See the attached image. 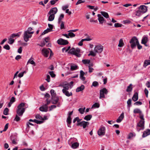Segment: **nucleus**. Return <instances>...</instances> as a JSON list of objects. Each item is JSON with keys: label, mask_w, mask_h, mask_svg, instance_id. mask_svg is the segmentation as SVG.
Masks as SVG:
<instances>
[{"label": "nucleus", "mask_w": 150, "mask_h": 150, "mask_svg": "<svg viewBox=\"0 0 150 150\" xmlns=\"http://www.w3.org/2000/svg\"><path fill=\"white\" fill-rule=\"evenodd\" d=\"M25 103H21L18 105L16 110L17 114L14 119V121L18 122L21 120L20 117L22 116L26 108L28 107L27 106L25 108H24L25 106Z\"/></svg>", "instance_id": "f257e3e1"}, {"label": "nucleus", "mask_w": 150, "mask_h": 150, "mask_svg": "<svg viewBox=\"0 0 150 150\" xmlns=\"http://www.w3.org/2000/svg\"><path fill=\"white\" fill-rule=\"evenodd\" d=\"M148 7L144 5H141L135 10V15L139 17L147 11Z\"/></svg>", "instance_id": "f03ea898"}, {"label": "nucleus", "mask_w": 150, "mask_h": 150, "mask_svg": "<svg viewBox=\"0 0 150 150\" xmlns=\"http://www.w3.org/2000/svg\"><path fill=\"white\" fill-rule=\"evenodd\" d=\"M80 52V50L79 48H76V49L74 48H72L68 52V53L75 55L76 56L80 57L81 54H79Z\"/></svg>", "instance_id": "7ed1b4c3"}, {"label": "nucleus", "mask_w": 150, "mask_h": 150, "mask_svg": "<svg viewBox=\"0 0 150 150\" xmlns=\"http://www.w3.org/2000/svg\"><path fill=\"white\" fill-rule=\"evenodd\" d=\"M138 42L139 41L137 38L135 36L133 37L129 41L131 48L132 49L135 48Z\"/></svg>", "instance_id": "20e7f679"}, {"label": "nucleus", "mask_w": 150, "mask_h": 150, "mask_svg": "<svg viewBox=\"0 0 150 150\" xmlns=\"http://www.w3.org/2000/svg\"><path fill=\"white\" fill-rule=\"evenodd\" d=\"M34 33V31H32L30 33H28L27 31H25L23 35V38L25 42H28L29 38H31L32 36V34Z\"/></svg>", "instance_id": "39448f33"}, {"label": "nucleus", "mask_w": 150, "mask_h": 150, "mask_svg": "<svg viewBox=\"0 0 150 150\" xmlns=\"http://www.w3.org/2000/svg\"><path fill=\"white\" fill-rule=\"evenodd\" d=\"M108 91L105 88H104L100 90L99 98L101 99L102 98H105V94L106 95L108 94Z\"/></svg>", "instance_id": "423d86ee"}, {"label": "nucleus", "mask_w": 150, "mask_h": 150, "mask_svg": "<svg viewBox=\"0 0 150 150\" xmlns=\"http://www.w3.org/2000/svg\"><path fill=\"white\" fill-rule=\"evenodd\" d=\"M89 124V123L88 122L83 121L79 123H77L76 125L82 127L83 128L85 129L88 126Z\"/></svg>", "instance_id": "0eeeda50"}, {"label": "nucleus", "mask_w": 150, "mask_h": 150, "mask_svg": "<svg viewBox=\"0 0 150 150\" xmlns=\"http://www.w3.org/2000/svg\"><path fill=\"white\" fill-rule=\"evenodd\" d=\"M105 128L104 127H101L98 131V134L99 136H103L105 134Z\"/></svg>", "instance_id": "6e6552de"}, {"label": "nucleus", "mask_w": 150, "mask_h": 150, "mask_svg": "<svg viewBox=\"0 0 150 150\" xmlns=\"http://www.w3.org/2000/svg\"><path fill=\"white\" fill-rule=\"evenodd\" d=\"M57 43L59 45H64L68 44L69 43V42L67 40L60 38L57 40Z\"/></svg>", "instance_id": "1a4fd4ad"}, {"label": "nucleus", "mask_w": 150, "mask_h": 150, "mask_svg": "<svg viewBox=\"0 0 150 150\" xmlns=\"http://www.w3.org/2000/svg\"><path fill=\"white\" fill-rule=\"evenodd\" d=\"M49 50H50V48H43L41 51L42 54L45 57H48L49 53Z\"/></svg>", "instance_id": "9d476101"}, {"label": "nucleus", "mask_w": 150, "mask_h": 150, "mask_svg": "<svg viewBox=\"0 0 150 150\" xmlns=\"http://www.w3.org/2000/svg\"><path fill=\"white\" fill-rule=\"evenodd\" d=\"M103 50V47L101 45L96 46L94 48L95 51L98 53H101Z\"/></svg>", "instance_id": "9b49d317"}, {"label": "nucleus", "mask_w": 150, "mask_h": 150, "mask_svg": "<svg viewBox=\"0 0 150 150\" xmlns=\"http://www.w3.org/2000/svg\"><path fill=\"white\" fill-rule=\"evenodd\" d=\"M51 102L52 104H55L58 102L59 98L58 96H57L56 95L52 96L51 97Z\"/></svg>", "instance_id": "f8f14e48"}, {"label": "nucleus", "mask_w": 150, "mask_h": 150, "mask_svg": "<svg viewBox=\"0 0 150 150\" xmlns=\"http://www.w3.org/2000/svg\"><path fill=\"white\" fill-rule=\"evenodd\" d=\"M144 120H140L137 124V127H142V130H143L144 128Z\"/></svg>", "instance_id": "ddd939ff"}, {"label": "nucleus", "mask_w": 150, "mask_h": 150, "mask_svg": "<svg viewBox=\"0 0 150 150\" xmlns=\"http://www.w3.org/2000/svg\"><path fill=\"white\" fill-rule=\"evenodd\" d=\"M97 16L98 17V19L100 23L101 24H103L105 22V20L104 18L100 14H98Z\"/></svg>", "instance_id": "4468645a"}, {"label": "nucleus", "mask_w": 150, "mask_h": 150, "mask_svg": "<svg viewBox=\"0 0 150 150\" xmlns=\"http://www.w3.org/2000/svg\"><path fill=\"white\" fill-rule=\"evenodd\" d=\"M57 9L56 7H54L52 8L48 13V14H54V15L57 12Z\"/></svg>", "instance_id": "2eb2a0df"}, {"label": "nucleus", "mask_w": 150, "mask_h": 150, "mask_svg": "<svg viewBox=\"0 0 150 150\" xmlns=\"http://www.w3.org/2000/svg\"><path fill=\"white\" fill-rule=\"evenodd\" d=\"M62 91L63 93L67 96L69 97L72 95V93L71 92L69 93L67 90L65 89H63Z\"/></svg>", "instance_id": "dca6fc26"}, {"label": "nucleus", "mask_w": 150, "mask_h": 150, "mask_svg": "<svg viewBox=\"0 0 150 150\" xmlns=\"http://www.w3.org/2000/svg\"><path fill=\"white\" fill-rule=\"evenodd\" d=\"M150 134V129H147L146 130L144 131L143 134L142 135V137L144 138Z\"/></svg>", "instance_id": "f3484780"}, {"label": "nucleus", "mask_w": 150, "mask_h": 150, "mask_svg": "<svg viewBox=\"0 0 150 150\" xmlns=\"http://www.w3.org/2000/svg\"><path fill=\"white\" fill-rule=\"evenodd\" d=\"M132 100L135 102L138 99V93L137 92H135L133 95L132 97Z\"/></svg>", "instance_id": "a211bd4d"}, {"label": "nucleus", "mask_w": 150, "mask_h": 150, "mask_svg": "<svg viewBox=\"0 0 150 150\" xmlns=\"http://www.w3.org/2000/svg\"><path fill=\"white\" fill-rule=\"evenodd\" d=\"M124 117V113H121L118 118L117 119L116 121L117 122H120L122 120Z\"/></svg>", "instance_id": "6ab92c4d"}, {"label": "nucleus", "mask_w": 150, "mask_h": 150, "mask_svg": "<svg viewBox=\"0 0 150 150\" xmlns=\"http://www.w3.org/2000/svg\"><path fill=\"white\" fill-rule=\"evenodd\" d=\"M148 38L147 37L144 36L142 38L141 43L146 46V44L148 42Z\"/></svg>", "instance_id": "aec40b11"}, {"label": "nucleus", "mask_w": 150, "mask_h": 150, "mask_svg": "<svg viewBox=\"0 0 150 150\" xmlns=\"http://www.w3.org/2000/svg\"><path fill=\"white\" fill-rule=\"evenodd\" d=\"M85 86L83 85H82L80 86L77 87L76 89V92H78L81 91H82L84 89Z\"/></svg>", "instance_id": "412c9836"}, {"label": "nucleus", "mask_w": 150, "mask_h": 150, "mask_svg": "<svg viewBox=\"0 0 150 150\" xmlns=\"http://www.w3.org/2000/svg\"><path fill=\"white\" fill-rule=\"evenodd\" d=\"M80 79L83 81H84L86 79V78L85 77L83 76L85 73L82 70H81L80 71Z\"/></svg>", "instance_id": "4be33fe9"}, {"label": "nucleus", "mask_w": 150, "mask_h": 150, "mask_svg": "<svg viewBox=\"0 0 150 150\" xmlns=\"http://www.w3.org/2000/svg\"><path fill=\"white\" fill-rule=\"evenodd\" d=\"M21 32H20L17 33L15 34L13 33L10 36V38H15L16 37H20V35L21 34Z\"/></svg>", "instance_id": "5701e85b"}, {"label": "nucleus", "mask_w": 150, "mask_h": 150, "mask_svg": "<svg viewBox=\"0 0 150 150\" xmlns=\"http://www.w3.org/2000/svg\"><path fill=\"white\" fill-rule=\"evenodd\" d=\"M149 65H150V60H145L143 64V67L144 68H146Z\"/></svg>", "instance_id": "b1692460"}, {"label": "nucleus", "mask_w": 150, "mask_h": 150, "mask_svg": "<svg viewBox=\"0 0 150 150\" xmlns=\"http://www.w3.org/2000/svg\"><path fill=\"white\" fill-rule=\"evenodd\" d=\"M132 84H130L128 86L126 89V91L127 92H130L132 91Z\"/></svg>", "instance_id": "393cba45"}, {"label": "nucleus", "mask_w": 150, "mask_h": 150, "mask_svg": "<svg viewBox=\"0 0 150 150\" xmlns=\"http://www.w3.org/2000/svg\"><path fill=\"white\" fill-rule=\"evenodd\" d=\"M79 144L78 142H75L71 144V147L74 149H76L79 147Z\"/></svg>", "instance_id": "a878e982"}, {"label": "nucleus", "mask_w": 150, "mask_h": 150, "mask_svg": "<svg viewBox=\"0 0 150 150\" xmlns=\"http://www.w3.org/2000/svg\"><path fill=\"white\" fill-rule=\"evenodd\" d=\"M101 14L104 17L106 18H109V16L108 13L104 11H101L100 12Z\"/></svg>", "instance_id": "bb28decb"}, {"label": "nucleus", "mask_w": 150, "mask_h": 150, "mask_svg": "<svg viewBox=\"0 0 150 150\" xmlns=\"http://www.w3.org/2000/svg\"><path fill=\"white\" fill-rule=\"evenodd\" d=\"M39 109L40 111L42 112H47L48 110V109H47L46 108H45L43 106L40 107Z\"/></svg>", "instance_id": "cd10ccee"}, {"label": "nucleus", "mask_w": 150, "mask_h": 150, "mask_svg": "<svg viewBox=\"0 0 150 150\" xmlns=\"http://www.w3.org/2000/svg\"><path fill=\"white\" fill-rule=\"evenodd\" d=\"M92 117V115H86L84 117V119L86 121H89Z\"/></svg>", "instance_id": "c85d7f7f"}, {"label": "nucleus", "mask_w": 150, "mask_h": 150, "mask_svg": "<svg viewBox=\"0 0 150 150\" xmlns=\"http://www.w3.org/2000/svg\"><path fill=\"white\" fill-rule=\"evenodd\" d=\"M124 45V44L123 42L122 39H120L119 41V43L118 45V46L120 47H121L123 46Z\"/></svg>", "instance_id": "c756f323"}, {"label": "nucleus", "mask_w": 150, "mask_h": 150, "mask_svg": "<svg viewBox=\"0 0 150 150\" xmlns=\"http://www.w3.org/2000/svg\"><path fill=\"white\" fill-rule=\"evenodd\" d=\"M133 112L135 114L139 113L140 114L142 113V112L140 109L136 108L134 110Z\"/></svg>", "instance_id": "7c9ffc66"}, {"label": "nucleus", "mask_w": 150, "mask_h": 150, "mask_svg": "<svg viewBox=\"0 0 150 150\" xmlns=\"http://www.w3.org/2000/svg\"><path fill=\"white\" fill-rule=\"evenodd\" d=\"M107 19V20H105L104 22L106 23L107 25H108L112 26V23H109L111 21L110 19L109 18H108Z\"/></svg>", "instance_id": "2f4dec72"}, {"label": "nucleus", "mask_w": 150, "mask_h": 150, "mask_svg": "<svg viewBox=\"0 0 150 150\" xmlns=\"http://www.w3.org/2000/svg\"><path fill=\"white\" fill-rule=\"evenodd\" d=\"M50 16H49L48 20L49 21H52L54 19V14H50Z\"/></svg>", "instance_id": "473e14b6"}, {"label": "nucleus", "mask_w": 150, "mask_h": 150, "mask_svg": "<svg viewBox=\"0 0 150 150\" xmlns=\"http://www.w3.org/2000/svg\"><path fill=\"white\" fill-rule=\"evenodd\" d=\"M135 136H136V134L134 133H132V132H130L128 134V136L127 137V139H130L132 137H135Z\"/></svg>", "instance_id": "72a5a7b5"}, {"label": "nucleus", "mask_w": 150, "mask_h": 150, "mask_svg": "<svg viewBox=\"0 0 150 150\" xmlns=\"http://www.w3.org/2000/svg\"><path fill=\"white\" fill-rule=\"evenodd\" d=\"M64 14H61L60 17H59L58 18V23L59 24L60 23L62 22L61 21L62 19H63L64 18Z\"/></svg>", "instance_id": "f704fd0d"}, {"label": "nucleus", "mask_w": 150, "mask_h": 150, "mask_svg": "<svg viewBox=\"0 0 150 150\" xmlns=\"http://www.w3.org/2000/svg\"><path fill=\"white\" fill-rule=\"evenodd\" d=\"M78 69V66L76 65H71V66L70 69L72 71Z\"/></svg>", "instance_id": "c9c22d12"}, {"label": "nucleus", "mask_w": 150, "mask_h": 150, "mask_svg": "<svg viewBox=\"0 0 150 150\" xmlns=\"http://www.w3.org/2000/svg\"><path fill=\"white\" fill-rule=\"evenodd\" d=\"M71 116H68L67 120V124L71 125Z\"/></svg>", "instance_id": "e433bc0d"}, {"label": "nucleus", "mask_w": 150, "mask_h": 150, "mask_svg": "<svg viewBox=\"0 0 150 150\" xmlns=\"http://www.w3.org/2000/svg\"><path fill=\"white\" fill-rule=\"evenodd\" d=\"M98 86L99 83L98 82L96 81H94L93 82L91 87H92L93 86L94 87H98Z\"/></svg>", "instance_id": "4c0bfd02"}, {"label": "nucleus", "mask_w": 150, "mask_h": 150, "mask_svg": "<svg viewBox=\"0 0 150 150\" xmlns=\"http://www.w3.org/2000/svg\"><path fill=\"white\" fill-rule=\"evenodd\" d=\"M35 117L36 119H37L41 120L43 121V118L42 117V116L40 115L39 114H37V115H36L35 116Z\"/></svg>", "instance_id": "58836bf2"}, {"label": "nucleus", "mask_w": 150, "mask_h": 150, "mask_svg": "<svg viewBox=\"0 0 150 150\" xmlns=\"http://www.w3.org/2000/svg\"><path fill=\"white\" fill-rule=\"evenodd\" d=\"M82 62L83 64H86L89 63L90 60L88 59H84L82 60Z\"/></svg>", "instance_id": "ea45409f"}, {"label": "nucleus", "mask_w": 150, "mask_h": 150, "mask_svg": "<svg viewBox=\"0 0 150 150\" xmlns=\"http://www.w3.org/2000/svg\"><path fill=\"white\" fill-rule=\"evenodd\" d=\"M69 83H68L67 84H65L64 85L62 86V87L64 88L63 89H66V90H67L69 89V86H70V84H69Z\"/></svg>", "instance_id": "a19ab883"}, {"label": "nucleus", "mask_w": 150, "mask_h": 150, "mask_svg": "<svg viewBox=\"0 0 150 150\" xmlns=\"http://www.w3.org/2000/svg\"><path fill=\"white\" fill-rule=\"evenodd\" d=\"M81 120V119H79V117H76L73 120V122L74 123H75L76 121H77L78 123H79L80 122V121Z\"/></svg>", "instance_id": "79ce46f5"}, {"label": "nucleus", "mask_w": 150, "mask_h": 150, "mask_svg": "<svg viewBox=\"0 0 150 150\" xmlns=\"http://www.w3.org/2000/svg\"><path fill=\"white\" fill-rule=\"evenodd\" d=\"M43 121L42 120H38L36 119H34V122L37 124H41L43 122Z\"/></svg>", "instance_id": "37998d69"}, {"label": "nucleus", "mask_w": 150, "mask_h": 150, "mask_svg": "<svg viewBox=\"0 0 150 150\" xmlns=\"http://www.w3.org/2000/svg\"><path fill=\"white\" fill-rule=\"evenodd\" d=\"M8 109L7 108H6L4 111V114L5 115H8Z\"/></svg>", "instance_id": "c03bdc74"}, {"label": "nucleus", "mask_w": 150, "mask_h": 150, "mask_svg": "<svg viewBox=\"0 0 150 150\" xmlns=\"http://www.w3.org/2000/svg\"><path fill=\"white\" fill-rule=\"evenodd\" d=\"M131 101L132 100L131 99H129L127 102V106L129 107H130L131 106Z\"/></svg>", "instance_id": "a18cd8bd"}, {"label": "nucleus", "mask_w": 150, "mask_h": 150, "mask_svg": "<svg viewBox=\"0 0 150 150\" xmlns=\"http://www.w3.org/2000/svg\"><path fill=\"white\" fill-rule=\"evenodd\" d=\"M26 71H24L23 72H21L18 74V76L20 77L21 78L22 77L24 74H26Z\"/></svg>", "instance_id": "49530a36"}, {"label": "nucleus", "mask_w": 150, "mask_h": 150, "mask_svg": "<svg viewBox=\"0 0 150 150\" xmlns=\"http://www.w3.org/2000/svg\"><path fill=\"white\" fill-rule=\"evenodd\" d=\"M68 33L69 36L71 38L74 37L75 36V34L71 32H69Z\"/></svg>", "instance_id": "de8ad7c7"}, {"label": "nucleus", "mask_w": 150, "mask_h": 150, "mask_svg": "<svg viewBox=\"0 0 150 150\" xmlns=\"http://www.w3.org/2000/svg\"><path fill=\"white\" fill-rule=\"evenodd\" d=\"M29 63H30V64H32L34 65V66H35V62L33 60H31V59H30L27 62V64H28Z\"/></svg>", "instance_id": "09e8293b"}, {"label": "nucleus", "mask_w": 150, "mask_h": 150, "mask_svg": "<svg viewBox=\"0 0 150 150\" xmlns=\"http://www.w3.org/2000/svg\"><path fill=\"white\" fill-rule=\"evenodd\" d=\"M85 109V108L84 107V108H80L79 109V111L81 114H83V113L84 110Z\"/></svg>", "instance_id": "8fccbe9b"}, {"label": "nucleus", "mask_w": 150, "mask_h": 150, "mask_svg": "<svg viewBox=\"0 0 150 150\" xmlns=\"http://www.w3.org/2000/svg\"><path fill=\"white\" fill-rule=\"evenodd\" d=\"M100 107V104L98 103H96L94 104L93 106L92 107L98 108Z\"/></svg>", "instance_id": "3c124183"}, {"label": "nucleus", "mask_w": 150, "mask_h": 150, "mask_svg": "<svg viewBox=\"0 0 150 150\" xmlns=\"http://www.w3.org/2000/svg\"><path fill=\"white\" fill-rule=\"evenodd\" d=\"M122 24L118 23H115L114 24V26L116 28L121 27L122 25Z\"/></svg>", "instance_id": "603ef678"}, {"label": "nucleus", "mask_w": 150, "mask_h": 150, "mask_svg": "<svg viewBox=\"0 0 150 150\" xmlns=\"http://www.w3.org/2000/svg\"><path fill=\"white\" fill-rule=\"evenodd\" d=\"M49 73L52 77L53 78L55 77V74L54 73L53 71H50Z\"/></svg>", "instance_id": "864d4df0"}, {"label": "nucleus", "mask_w": 150, "mask_h": 150, "mask_svg": "<svg viewBox=\"0 0 150 150\" xmlns=\"http://www.w3.org/2000/svg\"><path fill=\"white\" fill-rule=\"evenodd\" d=\"M50 92L51 94L52 97L56 95V93H55L53 89H51Z\"/></svg>", "instance_id": "5fc2aeb1"}, {"label": "nucleus", "mask_w": 150, "mask_h": 150, "mask_svg": "<svg viewBox=\"0 0 150 150\" xmlns=\"http://www.w3.org/2000/svg\"><path fill=\"white\" fill-rule=\"evenodd\" d=\"M3 48L5 49L8 50H9L10 49V47L9 46V45L8 44H6L3 47Z\"/></svg>", "instance_id": "6e6d98bb"}, {"label": "nucleus", "mask_w": 150, "mask_h": 150, "mask_svg": "<svg viewBox=\"0 0 150 150\" xmlns=\"http://www.w3.org/2000/svg\"><path fill=\"white\" fill-rule=\"evenodd\" d=\"M14 39H12L10 38L9 39L8 43L10 44H12L14 42Z\"/></svg>", "instance_id": "4d7b16f0"}, {"label": "nucleus", "mask_w": 150, "mask_h": 150, "mask_svg": "<svg viewBox=\"0 0 150 150\" xmlns=\"http://www.w3.org/2000/svg\"><path fill=\"white\" fill-rule=\"evenodd\" d=\"M96 55V54L92 51H91L90 53L88 54V56L91 55L93 56H95Z\"/></svg>", "instance_id": "13d9d810"}, {"label": "nucleus", "mask_w": 150, "mask_h": 150, "mask_svg": "<svg viewBox=\"0 0 150 150\" xmlns=\"http://www.w3.org/2000/svg\"><path fill=\"white\" fill-rule=\"evenodd\" d=\"M84 0L83 1V0H79L76 3V5H77L82 3H84Z\"/></svg>", "instance_id": "bf43d9fd"}, {"label": "nucleus", "mask_w": 150, "mask_h": 150, "mask_svg": "<svg viewBox=\"0 0 150 150\" xmlns=\"http://www.w3.org/2000/svg\"><path fill=\"white\" fill-rule=\"evenodd\" d=\"M64 23L63 21L61 22V24L60 25V29H64Z\"/></svg>", "instance_id": "052dcab7"}, {"label": "nucleus", "mask_w": 150, "mask_h": 150, "mask_svg": "<svg viewBox=\"0 0 150 150\" xmlns=\"http://www.w3.org/2000/svg\"><path fill=\"white\" fill-rule=\"evenodd\" d=\"M40 90L42 91H44L45 90V88L43 86V85H42L40 87Z\"/></svg>", "instance_id": "680f3d73"}, {"label": "nucleus", "mask_w": 150, "mask_h": 150, "mask_svg": "<svg viewBox=\"0 0 150 150\" xmlns=\"http://www.w3.org/2000/svg\"><path fill=\"white\" fill-rule=\"evenodd\" d=\"M142 104V102L140 101H137L135 103H134V105H141Z\"/></svg>", "instance_id": "e2e57ef3"}, {"label": "nucleus", "mask_w": 150, "mask_h": 150, "mask_svg": "<svg viewBox=\"0 0 150 150\" xmlns=\"http://www.w3.org/2000/svg\"><path fill=\"white\" fill-rule=\"evenodd\" d=\"M46 43V42H45V41L44 40L42 42H41L40 45H39L42 47H43L45 45V44Z\"/></svg>", "instance_id": "0e129e2a"}, {"label": "nucleus", "mask_w": 150, "mask_h": 150, "mask_svg": "<svg viewBox=\"0 0 150 150\" xmlns=\"http://www.w3.org/2000/svg\"><path fill=\"white\" fill-rule=\"evenodd\" d=\"M137 48L138 50H140L142 49V46L139 44V42L137 43Z\"/></svg>", "instance_id": "69168bd1"}, {"label": "nucleus", "mask_w": 150, "mask_h": 150, "mask_svg": "<svg viewBox=\"0 0 150 150\" xmlns=\"http://www.w3.org/2000/svg\"><path fill=\"white\" fill-rule=\"evenodd\" d=\"M58 0H52L50 1V3L52 5L54 4L56 2L58 1Z\"/></svg>", "instance_id": "338daca9"}, {"label": "nucleus", "mask_w": 150, "mask_h": 150, "mask_svg": "<svg viewBox=\"0 0 150 150\" xmlns=\"http://www.w3.org/2000/svg\"><path fill=\"white\" fill-rule=\"evenodd\" d=\"M56 107V106L54 105H52L49 107L50 110H51L53 108H55Z\"/></svg>", "instance_id": "774afa93"}]
</instances>
